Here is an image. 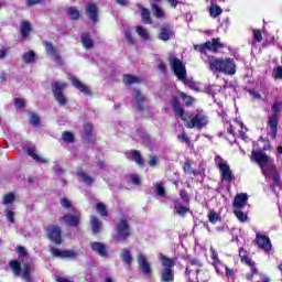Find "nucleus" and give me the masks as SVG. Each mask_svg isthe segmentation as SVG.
Wrapping results in <instances>:
<instances>
[{
  "instance_id": "1",
  "label": "nucleus",
  "mask_w": 282,
  "mask_h": 282,
  "mask_svg": "<svg viewBox=\"0 0 282 282\" xmlns=\"http://www.w3.org/2000/svg\"><path fill=\"white\" fill-rule=\"evenodd\" d=\"M251 160L257 162L267 180H273V184L270 185V188L273 193H276L274 187H281V176L279 175V171H276V166H274V160L268 156L261 149L252 150Z\"/></svg>"
},
{
  "instance_id": "2",
  "label": "nucleus",
  "mask_w": 282,
  "mask_h": 282,
  "mask_svg": "<svg viewBox=\"0 0 282 282\" xmlns=\"http://www.w3.org/2000/svg\"><path fill=\"white\" fill-rule=\"evenodd\" d=\"M204 63H208L209 69L212 72H219L220 74H226L227 76H234L237 73V65L235 64V59L227 58H217L215 56L204 57Z\"/></svg>"
},
{
  "instance_id": "3",
  "label": "nucleus",
  "mask_w": 282,
  "mask_h": 282,
  "mask_svg": "<svg viewBox=\"0 0 282 282\" xmlns=\"http://www.w3.org/2000/svg\"><path fill=\"white\" fill-rule=\"evenodd\" d=\"M281 109H282V99H275V101L271 107L272 113L269 115V119H268V127L271 131L270 135L272 140L276 138V133L279 129V112L281 111Z\"/></svg>"
},
{
  "instance_id": "4",
  "label": "nucleus",
  "mask_w": 282,
  "mask_h": 282,
  "mask_svg": "<svg viewBox=\"0 0 282 282\" xmlns=\"http://www.w3.org/2000/svg\"><path fill=\"white\" fill-rule=\"evenodd\" d=\"M159 261H161L162 265L164 267V270L161 271V281L162 282L175 281V274L173 273L175 261L164 256V253L159 254Z\"/></svg>"
},
{
  "instance_id": "5",
  "label": "nucleus",
  "mask_w": 282,
  "mask_h": 282,
  "mask_svg": "<svg viewBox=\"0 0 282 282\" xmlns=\"http://www.w3.org/2000/svg\"><path fill=\"white\" fill-rule=\"evenodd\" d=\"M44 232L48 240L55 246L63 245V229L61 226H57L55 223H51L44 227Z\"/></svg>"
},
{
  "instance_id": "6",
  "label": "nucleus",
  "mask_w": 282,
  "mask_h": 282,
  "mask_svg": "<svg viewBox=\"0 0 282 282\" xmlns=\"http://www.w3.org/2000/svg\"><path fill=\"white\" fill-rule=\"evenodd\" d=\"M116 235L112 236V239L116 241H127L131 237V226L129 225V220L121 218L117 224Z\"/></svg>"
},
{
  "instance_id": "7",
  "label": "nucleus",
  "mask_w": 282,
  "mask_h": 282,
  "mask_svg": "<svg viewBox=\"0 0 282 282\" xmlns=\"http://www.w3.org/2000/svg\"><path fill=\"white\" fill-rule=\"evenodd\" d=\"M214 162L220 171L221 180L224 182H231L235 180V174H232V170H230V165L228 161L224 160V158L216 155Z\"/></svg>"
},
{
  "instance_id": "8",
  "label": "nucleus",
  "mask_w": 282,
  "mask_h": 282,
  "mask_svg": "<svg viewBox=\"0 0 282 282\" xmlns=\"http://www.w3.org/2000/svg\"><path fill=\"white\" fill-rule=\"evenodd\" d=\"M65 89H67V83L54 82L51 84V91L58 105L65 107L67 105V97H65Z\"/></svg>"
},
{
  "instance_id": "9",
  "label": "nucleus",
  "mask_w": 282,
  "mask_h": 282,
  "mask_svg": "<svg viewBox=\"0 0 282 282\" xmlns=\"http://www.w3.org/2000/svg\"><path fill=\"white\" fill-rule=\"evenodd\" d=\"M224 47V43H221V40L219 37L213 39L212 42L208 41L205 44H198L194 46V50L196 52H200L202 58H210L212 56L206 55V50L209 52H217V50H221Z\"/></svg>"
},
{
  "instance_id": "10",
  "label": "nucleus",
  "mask_w": 282,
  "mask_h": 282,
  "mask_svg": "<svg viewBox=\"0 0 282 282\" xmlns=\"http://www.w3.org/2000/svg\"><path fill=\"white\" fill-rule=\"evenodd\" d=\"M177 80H181V83H183L185 87H189V89L195 87V82H193V78L188 77V73L186 72V64L180 59H177Z\"/></svg>"
},
{
  "instance_id": "11",
  "label": "nucleus",
  "mask_w": 282,
  "mask_h": 282,
  "mask_svg": "<svg viewBox=\"0 0 282 282\" xmlns=\"http://www.w3.org/2000/svg\"><path fill=\"white\" fill-rule=\"evenodd\" d=\"M208 124V116L204 111H197V113L192 117L191 123H188V129H198L202 130Z\"/></svg>"
},
{
  "instance_id": "12",
  "label": "nucleus",
  "mask_w": 282,
  "mask_h": 282,
  "mask_svg": "<svg viewBox=\"0 0 282 282\" xmlns=\"http://www.w3.org/2000/svg\"><path fill=\"white\" fill-rule=\"evenodd\" d=\"M50 252L52 257L56 259H73V260L78 259V252L75 250H61L56 248H51Z\"/></svg>"
},
{
  "instance_id": "13",
  "label": "nucleus",
  "mask_w": 282,
  "mask_h": 282,
  "mask_svg": "<svg viewBox=\"0 0 282 282\" xmlns=\"http://www.w3.org/2000/svg\"><path fill=\"white\" fill-rule=\"evenodd\" d=\"M239 257L242 263H246V265H249V268H251V272L247 273L246 279L247 281H252V279H254V275L259 274V270L254 268V262L250 260L248 256H246V252L243 251V249L239 250Z\"/></svg>"
},
{
  "instance_id": "14",
  "label": "nucleus",
  "mask_w": 282,
  "mask_h": 282,
  "mask_svg": "<svg viewBox=\"0 0 282 282\" xmlns=\"http://www.w3.org/2000/svg\"><path fill=\"white\" fill-rule=\"evenodd\" d=\"M256 245L264 252H272V242L270 241V237L263 234L257 232Z\"/></svg>"
},
{
  "instance_id": "15",
  "label": "nucleus",
  "mask_w": 282,
  "mask_h": 282,
  "mask_svg": "<svg viewBox=\"0 0 282 282\" xmlns=\"http://www.w3.org/2000/svg\"><path fill=\"white\" fill-rule=\"evenodd\" d=\"M83 142L86 144H96V133H94V124L84 123V133L82 135Z\"/></svg>"
},
{
  "instance_id": "16",
  "label": "nucleus",
  "mask_w": 282,
  "mask_h": 282,
  "mask_svg": "<svg viewBox=\"0 0 282 282\" xmlns=\"http://www.w3.org/2000/svg\"><path fill=\"white\" fill-rule=\"evenodd\" d=\"M132 98L137 105V111L140 113H142V111H149V107L144 106V102H147V96H144L140 89H134V96Z\"/></svg>"
},
{
  "instance_id": "17",
  "label": "nucleus",
  "mask_w": 282,
  "mask_h": 282,
  "mask_svg": "<svg viewBox=\"0 0 282 282\" xmlns=\"http://www.w3.org/2000/svg\"><path fill=\"white\" fill-rule=\"evenodd\" d=\"M90 249L93 252L98 254V257H102L104 259H107L109 257V251L107 250V245L98 241L90 242Z\"/></svg>"
},
{
  "instance_id": "18",
  "label": "nucleus",
  "mask_w": 282,
  "mask_h": 282,
  "mask_svg": "<svg viewBox=\"0 0 282 282\" xmlns=\"http://www.w3.org/2000/svg\"><path fill=\"white\" fill-rule=\"evenodd\" d=\"M137 262L139 270H141L145 276H151V263H149L147 257H144V254H138Z\"/></svg>"
},
{
  "instance_id": "19",
  "label": "nucleus",
  "mask_w": 282,
  "mask_h": 282,
  "mask_svg": "<svg viewBox=\"0 0 282 282\" xmlns=\"http://www.w3.org/2000/svg\"><path fill=\"white\" fill-rule=\"evenodd\" d=\"M86 14L88 20L93 23H98V6L94 2H88L86 4Z\"/></svg>"
},
{
  "instance_id": "20",
  "label": "nucleus",
  "mask_w": 282,
  "mask_h": 282,
  "mask_svg": "<svg viewBox=\"0 0 282 282\" xmlns=\"http://www.w3.org/2000/svg\"><path fill=\"white\" fill-rule=\"evenodd\" d=\"M70 83L75 89H78V91H82V94H85V96H94V93L89 90L87 85L83 84V82H80V79L77 77H72Z\"/></svg>"
},
{
  "instance_id": "21",
  "label": "nucleus",
  "mask_w": 282,
  "mask_h": 282,
  "mask_svg": "<svg viewBox=\"0 0 282 282\" xmlns=\"http://www.w3.org/2000/svg\"><path fill=\"white\" fill-rule=\"evenodd\" d=\"M248 205V194H238L236 195L232 206L234 209H243L245 206Z\"/></svg>"
},
{
  "instance_id": "22",
  "label": "nucleus",
  "mask_w": 282,
  "mask_h": 282,
  "mask_svg": "<svg viewBox=\"0 0 282 282\" xmlns=\"http://www.w3.org/2000/svg\"><path fill=\"white\" fill-rule=\"evenodd\" d=\"M62 219L72 228H78V226H80V216L78 215L66 214L62 217Z\"/></svg>"
},
{
  "instance_id": "23",
  "label": "nucleus",
  "mask_w": 282,
  "mask_h": 282,
  "mask_svg": "<svg viewBox=\"0 0 282 282\" xmlns=\"http://www.w3.org/2000/svg\"><path fill=\"white\" fill-rule=\"evenodd\" d=\"M178 105H183V107H193V105L196 102L194 97L187 95L184 91H178Z\"/></svg>"
},
{
  "instance_id": "24",
  "label": "nucleus",
  "mask_w": 282,
  "mask_h": 282,
  "mask_svg": "<svg viewBox=\"0 0 282 282\" xmlns=\"http://www.w3.org/2000/svg\"><path fill=\"white\" fill-rule=\"evenodd\" d=\"M177 118H181L182 122H184V126L188 129V124H191V120H193V116H191V112L180 107V105L177 107Z\"/></svg>"
},
{
  "instance_id": "25",
  "label": "nucleus",
  "mask_w": 282,
  "mask_h": 282,
  "mask_svg": "<svg viewBox=\"0 0 282 282\" xmlns=\"http://www.w3.org/2000/svg\"><path fill=\"white\" fill-rule=\"evenodd\" d=\"M25 153H28V155L30 158H32V160H34V162H37L40 164H47V160L43 159V156L36 154V148H26Z\"/></svg>"
},
{
  "instance_id": "26",
  "label": "nucleus",
  "mask_w": 282,
  "mask_h": 282,
  "mask_svg": "<svg viewBox=\"0 0 282 282\" xmlns=\"http://www.w3.org/2000/svg\"><path fill=\"white\" fill-rule=\"evenodd\" d=\"M209 251L212 252V259L214 260L213 265L217 273L221 272V269H224V264L219 260V256L217 254V251L215 248L210 247Z\"/></svg>"
},
{
  "instance_id": "27",
  "label": "nucleus",
  "mask_w": 282,
  "mask_h": 282,
  "mask_svg": "<svg viewBox=\"0 0 282 282\" xmlns=\"http://www.w3.org/2000/svg\"><path fill=\"white\" fill-rule=\"evenodd\" d=\"M137 6L141 10L142 23H144L145 25H151V23H153V20L151 19V11L149 9L142 7L141 4H137Z\"/></svg>"
},
{
  "instance_id": "28",
  "label": "nucleus",
  "mask_w": 282,
  "mask_h": 282,
  "mask_svg": "<svg viewBox=\"0 0 282 282\" xmlns=\"http://www.w3.org/2000/svg\"><path fill=\"white\" fill-rule=\"evenodd\" d=\"M90 226H91L93 235H98L102 230V221H100V218L96 216L91 217Z\"/></svg>"
},
{
  "instance_id": "29",
  "label": "nucleus",
  "mask_w": 282,
  "mask_h": 282,
  "mask_svg": "<svg viewBox=\"0 0 282 282\" xmlns=\"http://www.w3.org/2000/svg\"><path fill=\"white\" fill-rule=\"evenodd\" d=\"M32 32V24L28 21L21 23L20 33L22 39H28Z\"/></svg>"
},
{
  "instance_id": "30",
  "label": "nucleus",
  "mask_w": 282,
  "mask_h": 282,
  "mask_svg": "<svg viewBox=\"0 0 282 282\" xmlns=\"http://www.w3.org/2000/svg\"><path fill=\"white\" fill-rule=\"evenodd\" d=\"M82 44L85 50H91L94 47V40H91V35L88 32L82 34Z\"/></svg>"
},
{
  "instance_id": "31",
  "label": "nucleus",
  "mask_w": 282,
  "mask_h": 282,
  "mask_svg": "<svg viewBox=\"0 0 282 282\" xmlns=\"http://www.w3.org/2000/svg\"><path fill=\"white\" fill-rule=\"evenodd\" d=\"M132 160L135 162L138 166H144V158H142V153L139 150H131Z\"/></svg>"
},
{
  "instance_id": "32",
  "label": "nucleus",
  "mask_w": 282,
  "mask_h": 282,
  "mask_svg": "<svg viewBox=\"0 0 282 282\" xmlns=\"http://www.w3.org/2000/svg\"><path fill=\"white\" fill-rule=\"evenodd\" d=\"M172 34H173V32L171 31V28H169V25H163L161 28L159 39L161 41H170Z\"/></svg>"
},
{
  "instance_id": "33",
  "label": "nucleus",
  "mask_w": 282,
  "mask_h": 282,
  "mask_svg": "<svg viewBox=\"0 0 282 282\" xmlns=\"http://www.w3.org/2000/svg\"><path fill=\"white\" fill-rule=\"evenodd\" d=\"M192 164H193V161H191V160H187L186 162H184L183 163V171L187 175H191V173H193L194 176L197 177V175H199V172L197 170H194Z\"/></svg>"
},
{
  "instance_id": "34",
  "label": "nucleus",
  "mask_w": 282,
  "mask_h": 282,
  "mask_svg": "<svg viewBox=\"0 0 282 282\" xmlns=\"http://www.w3.org/2000/svg\"><path fill=\"white\" fill-rule=\"evenodd\" d=\"M189 213H191V205L182 204V203L177 204V215L180 217H186V215H188Z\"/></svg>"
},
{
  "instance_id": "35",
  "label": "nucleus",
  "mask_w": 282,
  "mask_h": 282,
  "mask_svg": "<svg viewBox=\"0 0 282 282\" xmlns=\"http://www.w3.org/2000/svg\"><path fill=\"white\" fill-rule=\"evenodd\" d=\"M66 14L70 17L72 21H78L80 19V11L76 7H68Z\"/></svg>"
},
{
  "instance_id": "36",
  "label": "nucleus",
  "mask_w": 282,
  "mask_h": 282,
  "mask_svg": "<svg viewBox=\"0 0 282 282\" xmlns=\"http://www.w3.org/2000/svg\"><path fill=\"white\" fill-rule=\"evenodd\" d=\"M23 271H22V279L25 282H32V268L30 267V263H24L23 264Z\"/></svg>"
},
{
  "instance_id": "37",
  "label": "nucleus",
  "mask_w": 282,
  "mask_h": 282,
  "mask_svg": "<svg viewBox=\"0 0 282 282\" xmlns=\"http://www.w3.org/2000/svg\"><path fill=\"white\" fill-rule=\"evenodd\" d=\"M9 268H11L14 276H21V262L18 260H11L9 262Z\"/></svg>"
},
{
  "instance_id": "38",
  "label": "nucleus",
  "mask_w": 282,
  "mask_h": 282,
  "mask_svg": "<svg viewBox=\"0 0 282 282\" xmlns=\"http://www.w3.org/2000/svg\"><path fill=\"white\" fill-rule=\"evenodd\" d=\"M120 258L122 259L123 263L131 265L133 263V256H131V251L129 249H122Z\"/></svg>"
},
{
  "instance_id": "39",
  "label": "nucleus",
  "mask_w": 282,
  "mask_h": 282,
  "mask_svg": "<svg viewBox=\"0 0 282 282\" xmlns=\"http://www.w3.org/2000/svg\"><path fill=\"white\" fill-rule=\"evenodd\" d=\"M135 32H137V34L140 35L142 41H149L151 39V35L149 34V31L147 29H144V26L137 25L135 26Z\"/></svg>"
},
{
  "instance_id": "40",
  "label": "nucleus",
  "mask_w": 282,
  "mask_h": 282,
  "mask_svg": "<svg viewBox=\"0 0 282 282\" xmlns=\"http://www.w3.org/2000/svg\"><path fill=\"white\" fill-rule=\"evenodd\" d=\"M123 83H124V85H135V84L140 83V79L135 75L126 74V75H123Z\"/></svg>"
},
{
  "instance_id": "41",
  "label": "nucleus",
  "mask_w": 282,
  "mask_h": 282,
  "mask_svg": "<svg viewBox=\"0 0 282 282\" xmlns=\"http://www.w3.org/2000/svg\"><path fill=\"white\" fill-rule=\"evenodd\" d=\"M23 63L30 64L36 61V53L34 51H29L22 55Z\"/></svg>"
},
{
  "instance_id": "42",
  "label": "nucleus",
  "mask_w": 282,
  "mask_h": 282,
  "mask_svg": "<svg viewBox=\"0 0 282 282\" xmlns=\"http://www.w3.org/2000/svg\"><path fill=\"white\" fill-rule=\"evenodd\" d=\"M62 140H64L66 144H72L76 142V137L73 134L72 131H64L62 133Z\"/></svg>"
},
{
  "instance_id": "43",
  "label": "nucleus",
  "mask_w": 282,
  "mask_h": 282,
  "mask_svg": "<svg viewBox=\"0 0 282 282\" xmlns=\"http://www.w3.org/2000/svg\"><path fill=\"white\" fill-rule=\"evenodd\" d=\"M43 45L45 47L46 54H50V56H52V55L56 54V52H58V48H56V46H54V44H52V42L44 41Z\"/></svg>"
},
{
  "instance_id": "44",
  "label": "nucleus",
  "mask_w": 282,
  "mask_h": 282,
  "mask_svg": "<svg viewBox=\"0 0 282 282\" xmlns=\"http://www.w3.org/2000/svg\"><path fill=\"white\" fill-rule=\"evenodd\" d=\"M97 213L100 215V217H109V212L107 210V205L104 203H97L96 204Z\"/></svg>"
},
{
  "instance_id": "45",
  "label": "nucleus",
  "mask_w": 282,
  "mask_h": 282,
  "mask_svg": "<svg viewBox=\"0 0 282 282\" xmlns=\"http://www.w3.org/2000/svg\"><path fill=\"white\" fill-rule=\"evenodd\" d=\"M221 12H224V10H221L219 6L212 3L209 9V14L210 17H213V19H217V17L221 14Z\"/></svg>"
},
{
  "instance_id": "46",
  "label": "nucleus",
  "mask_w": 282,
  "mask_h": 282,
  "mask_svg": "<svg viewBox=\"0 0 282 282\" xmlns=\"http://www.w3.org/2000/svg\"><path fill=\"white\" fill-rule=\"evenodd\" d=\"M169 63L171 65V70L177 76V56L170 54Z\"/></svg>"
},
{
  "instance_id": "47",
  "label": "nucleus",
  "mask_w": 282,
  "mask_h": 282,
  "mask_svg": "<svg viewBox=\"0 0 282 282\" xmlns=\"http://www.w3.org/2000/svg\"><path fill=\"white\" fill-rule=\"evenodd\" d=\"M29 123L31 124V127H40L41 118L39 117V115L32 112L29 118Z\"/></svg>"
},
{
  "instance_id": "48",
  "label": "nucleus",
  "mask_w": 282,
  "mask_h": 282,
  "mask_svg": "<svg viewBox=\"0 0 282 282\" xmlns=\"http://www.w3.org/2000/svg\"><path fill=\"white\" fill-rule=\"evenodd\" d=\"M178 140L180 142H183V144H186L187 147H189V149H193V143H191V137H188V134L186 133H182L178 135Z\"/></svg>"
},
{
  "instance_id": "49",
  "label": "nucleus",
  "mask_w": 282,
  "mask_h": 282,
  "mask_svg": "<svg viewBox=\"0 0 282 282\" xmlns=\"http://www.w3.org/2000/svg\"><path fill=\"white\" fill-rule=\"evenodd\" d=\"M77 175H78V177H80L83 180V182L85 184H88V185L94 184V178L91 176L87 175V173L78 172Z\"/></svg>"
},
{
  "instance_id": "50",
  "label": "nucleus",
  "mask_w": 282,
  "mask_h": 282,
  "mask_svg": "<svg viewBox=\"0 0 282 282\" xmlns=\"http://www.w3.org/2000/svg\"><path fill=\"white\" fill-rule=\"evenodd\" d=\"M181 200L178 203L181 204H187L191 205V197L188 196V193L184 189L180 192Z\"/></svg>"
},
{
  "instance_id": "51",
  "label": "nucleus",
  "mask_w": 282,
  "mask_h": 282,
  "mask_svg": "<svg viewBox=\"0 0 282 282\" xmlns=\"http://www.w3.org/2000/svg\"><path fill=\"white\" fill-rule=\"evenodd\" d=\"M151 8H152V10L154 12V17H156V19H163L164 11H162V9L158 4L153 3L151 6Z\"/></svg>"
},
{
  "instance_id": "52",
  "label": "nucleus",
  "mask_w": 282,
  "mask_h": 282,
  "mask_svg": "<svg viewBox=\"0 0 282 282\" xmlns=\"http://www.w3.org/2000/svg\"><path fill=\"white\" fill-rule=\"evenodd\" d=\"M234 213L239 221H247L248 215L242 212V209H234Z\"/></svg>"
},
{
  "instance_id": "53",
  "label": "nucleus",
  "mask_w": 282,
  "mask_h": 282,
  "mask_svg": "<svg viewBox=\"0 0 282 282\" xmlns=\"http://www.w3.org/2000/svg\"><path fill=\"white\" fill-rule=\"evenodd\" d=\"M236 122L239 124L240 127V138L242 140H248V135H246V131H248V128H246V126H243V122L242 121H239V120H236Z\"/></svg>"
},
{
  "instance_id": "54",
  "label": "nucleus",
  "mask_w": 282,
  "mask_h": 282,
  "mask_svg": "<svg viewBox=\"0 0 282 282\" xmlns=\"http://www.w3.org/2000/svg\"><path fill=\"white\" fill-rule=\"evenodd\" d=\"M124 39L129 45H135V39L133 37V33H131V31L124 32Z\"/></svg>"
},
{
  "instance_id": "55",
  "label": "nucleus",
  "mask_w": 282,
  "mask_h": 282,
  "mask_svg": "<svg viewBox=\"0 0 282 282\" xmlns=\"http://www.w3.org/2000/svg\"><path fill=\"white\" fill-rule=\"evenodd\" d=\"M155 193L159 195V197H166V189H164V186L161 184L154 185Z\"/></svg>"
},
{
  "instance_id": "56",
  "label": "nucleus",
  "mask_w": 282,
  "mask_h": 282,
  "mask_svg": "<svg viewBox=\"0 0 282 282\" xmlns=\"http://www.w3.org/2000/svg\"><path fill=\"white\" fill-rule=\"evenodd\" d=\"M14 107L15 109H25V99L23 98H14Z\"/></svg>"
},
{
  "instance_id": "57",
  "label": "nucleus",
  "mask_w": 282,
  "mask_h": 282,
  "mask_svg": "<svg viewBox=\"0 0 282 282\" xmlns=\"http://www.w3.org/2000/svg\"><path fill=\"white\" fill-rule=\"evenodd\" d=\"M18 257L19 259H25V257H28V250H25V247L23 246L18 247Z\"/></svg>"
},
{
  "instance_id": "58",
  "label": "nucleus",
  "mask_w": 282,
  "mask_h": 282,
  "mask_svg": "<svg viewBox=\"0 0 282 282\" xmlns=\"http://www.w3.org/2000/svg\"><path fill=\"white\" fill-rule=\"evenodd\" d=\"M208 220L210 224H217V221H219V215H217L215 212H210L208 215Z\"/></svg>"
},
{
  "instance_id": "59",
  "label": "nucleus",
  "mask_w": 282,
  "mask_h": 282,
  "mask_svg": "<svg viewBox=\"0 0 282 282\" xmlns=\"http://www.w3.org/2000/svg\"><path fill=\"white\" fill-rule=\"evenodd\" d=\"M14 199H15L14 194L9 193V194L4 195L3 204H6V205L12 204V202H14Z\"/></svg>"
},
{
  "instance_id": "60",
  "label": "nucleus",
  "mask_w": 282,
  "mask_h": 282,
  "mask_svg": "<svg viewBox=\"0 0 282 282\" xmlns=\"http://www.w3.org/2000/svg\"><path fill=\"white\" fill-rule=\"evenodd\" d=\"M61 206L63 208H66L67 210H69V208H72V202L69 199H67V197H63L61 199Z\"/></svg>"
},
{
  "instance_id": "61",
  "label": "nucleus",
  "mask_w": 282,
  "mask_h": 282,
  "mask_svg": "<svg viewBox=\"0 0 282 282\" xmlns=\"http://www.w3.org/2000/svg\"><path fill=\"white\" fill-rule=\"evenodd\" d=\"M253 39L257 43H261L263 41V36L261 35V31L254 30L253 31Z\"/></svg>"
},
{
  "instance_id": "62",
  "label": "nucleus",
  "mask_w": 282,
  "mask_h": 282,
  "mask_svg": "<svg viewBox=\"0 0 282 282\" xmlns=\"http://www.w3.org/2000/svg\"><path fill=\"white\" fill-rule=\"evenodd\" d=\"M7 221L14 224V212L10 209L7 210Z\"/></svg>"
},
{
  "instance_id": "63",
  "label": "nucleus",
  "mask_w": 282,
  "mask_h": 282,
  "mask_svg": "<svg viewBox=\"0 0 282 282\" xmlns=\"http://www.w3.org/2000/svg\"><path fill=\"white\" fill-rule=\"evenodd\" d=\"M274 78L275 79H281L282 78V67L278 66L276 69L273 72Z\"/></svg>"
},
{
  "instance_id": "64",
  "label": "nucleus",
  "mask_w": 282,
  "mask_h": 282,
  "mask_svg": "<svg viewBox=\"0 0 282 282\" xmlns=\"http://www.w3.org/2000/svg\"><path fill=\"white\" fill-rule=\"evenodd\" d=\"M171 105L173 107V111H174L175 116H177V97H173L171 99Z\"/></svg>"
}]
</instances>
